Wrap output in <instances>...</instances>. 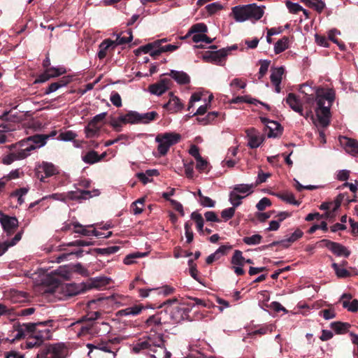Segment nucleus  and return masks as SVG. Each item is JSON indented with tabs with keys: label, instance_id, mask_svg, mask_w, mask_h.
Returning a JSON list of instances; mask_svg holds the SVG:
<instances>
[{
	"label": "nucleus",
	"instance_id": "24",
	"mask_svg": "<svg viewBox=\"0 0 358 358\" xmlns=\"http://www.w3.org/2000/svg\"><path fill=\"white\" fill-rule=\"evenodd\" d=\"M286 102L294 111L302 114V104L294 94L289 93L287 96Z\"/></svg>",
	"mask_w": 358,
	"mask_h": 358
},
{
	"label": "nucleus",
	"instance_id": "26",
	"mask_svg": "<svg viewBox=\"0 0 358 358\" xmlns=\"http://www.w3.org/2000/svg\"><path fill=\"white\" fill-rule=\"evenodd\" d=\"M169 75L179 85H186L190 82V77L184 71L171 70Z\"/></svg>",
	"mask_w": 358,
	"mask_h": 358
},
{
	"label": "nucleus",
	"instance_id": "39",
	"mask_svg": "<svg viewBox=\"0 0 358 358\" xmlns=\"http://www.w3.org/2000/svg\"><path fill=\"white\" fill-rule=\"evenodd\" d=\"M26 325H27V323H23L22 324H19L15 327L16 334L14 336L13 340H20L27 336L29 337L28 330L26 329Z\"/></svg>",
	"mask_w": 358,
	"mask_h": 358
},
{
	"label": "nucleus",
	"instance_id": "10",
	"mask_svg": "<svg viewBox=\"0 0 358 358\" xmlns=\"http://www.w3.org/2000/svg\"><path fill=\"white\" fill-rule=\"evenodd\" d=\"M27 149H20L18 150H15V152H10L8 155H5L1 157V162L5 165L11 164L15 161L22 160L27 158Z\"/></svg>",
	"mask_w": 358,
	"mask_h": 358
},
{
	"label": "nucleus",
	"instance_id": "48",
	"mask_svg": "<svg viewBox=\"0 0 358 358\" xmlns=\"http://www.w3.org/2000/svg\"><path fill=\"white\" fill-rule=\"evenodd\" d=\"M127 34L128 35V36H121L120 35L117 36V38L114 41V42H115V47L117 45H122V44H125V43H129L130 41H131L132 38H133L131 31L129 30L127 32Z\"/></svg>",
	"mask_w": 358,
	"mask_h": 358
},
{
	"label": "nucleus",
	"instance_id": "32",
	"mask_svg": "<svg viewBox=\"0 0 358 358\" xmlns=\"http://www.w3.org/2000/svg\"><path fill=\"white\" fill-rule=\"evenodd\" d=\"M94 335L103 336L110 331V326L108 323L105 322H95L94 324Z\"/></svg>",
	"mask_w": 358,
	"mask_h": 358
},
{
	"label": "nucleus",
	"instance_id": "34",
	"mask_svg": "<svg viewBox=\"0 0 358 358\" xmlns=\"http://www.w3.org/2000/svg\"><path fill=\"white\" fill-rule=\"evenodd\" d=\"M281 200L295 206H299L300 202L295 199L294 195L290 192L273 194Z\"/></svg>",
	"mask_w": 358,
	"mask_h": 358
},
{
	"label": "nucleus",
	"instance_id": "11",
	"mask_svg": "<svg viewBox=\"0 0 358 358\" xmlns=\"http://www.w3.org/2000/svg\"><path fill=\"white\" fill-rule=\"evenodd\" d=\"M110 278L99 276L96 278H90L86 282L84 283L85 290L91 289L93 288L101 289L110 284Z\"/></svg>",
	"mask_w": 358,
	"mask_h": 358
},
{
	"label": "nucleus",
	"instance_id": "62",
	"mask_svg": "<svg viewBox=\"0 0 358 358\" xmlns=\"http://www.w3.org/2000/svg\"><path fill=\"white\" fill-rule=\"evenodd\" d=\"M286 6L292 13H297L300 10H303V8L297 3H292L291 1H287Z\"/></svg>",
	"mask_w": 358,
	"mask_h": 358
},
{
	"label": "nucleus",
	"instance_id": "55",
	"mask_svg": "<svg viewBox=\"0 0 358 358\" xmlns=\"http://www.w3.org/2000/svg\"><path fill=\"white\" fill-rule=\"evenodd\" d=\"M119 249L120 248L118 246H110L104 248H97L96 250L101 255H110L117 252Z\"/></svg>",
	"mask_w": 358,
	"mask_h": 358
},
{
	"label": "nucleus",
	"instance_id": "61",
	"mask_svg": "<svg viewBox=\"0 0 358 358\" xmlns=\"http://www.w3.org/2000/svg\"><path fill=\"white\" fill-rule=\"evenodd\" d=\"M271 205V202L270 199L266 197H264L257 203L256 207L259 211H262Z\"/></svg>",
	"mask_w": 358,
	"mask_h": 358
},
{
	"label": "nucleus",
	"instance_id": "59",
	"mask_svg": "<svg viewBox=\"0 0 358 358\" xmlns=\"http://www.w3.org/2000/svg\"><path fill=\"white\" fill-rule=\"evenodd\" d=\"M271 176V174L269 173H264L262 171H259L258 172L257 178L255 181V184H253L255 185V187L261 183H263L266 181L267 178H268Z\"/></svg>",
	"mask_w": 358,
	"mask_h": 358
},
{
	"label": "nucleus",
	"instance_id": "43",
	"mask_svg": "<svg viewBox=\"0 0 358 358\" xmlns=\"http://www.w3.org/2000/svg\"><path fill=\"white\" fill-rule=\"evenodd\" d=\"M51 78L58 77L66 73V69L63 66L50 67L45 69Z\"/></svg>",
	"mask_w": 358,
	"mask_h": 358
},
{
	"label": "nucleus",
	"instance_id": "51",
	"mask_svg": "<svg viewBox=\"0 0 358 358\" xmlns=\"http://www.w3.org/2000/svg\"><path fill=\"white\" fill-rule=\"evenodd\" d=\"M196 169L199 172H204L207 171L208 167V162L203 159L202 157L198 158L196 159Z\"/></svg>",
	"mask_w": 358,
	"mask_h": 358
},
{
	"label": "nucleus",
	"instance_id": "22",
	"mask_svg": "<svg viewBox=\"0 0 358 358\" xmlns=\"http://www.w3.org/2000/svg\"><path fill=\"white\" fill-rule=\"evenodd\" d=\"M112 342L108 341L107 342H99L96 344L88 343L87 348L90 350V352L93 349L99 350L105 352H110L113 354V357L116 355V352L111 348Z\"/></svg>",
	"mask_w": 358,
	"mask_h": 358
},
{
	"label": "nucleus",
	"instance_id": "17",
	"mask_svg": "<svg viewBox=\"0 0 358 358\" xmlns=\"http://www.w3.org/2000/svg\"><path fill=\"white\" fill-rule=\"evenodd\" d=\"M228 53V49L222 48L217 51L210 52L208 55L203 56V59L208 62H210L216 64H220L225 59Z\"/></svg>",
	"mask_w": 358,
	"mask_h": 358
},
{
	"label": "nucleus",
	"instance_id": "57",
	"mask_svg": "<svg viewBox=\"0 0 358 358\" xmlns=\"http://www.w3.org/2000/svg\"><path fill=\"white\" fill-rule=\"evenodd\" d=\"M236 208V207L233 206L231 208L224 209L221 213L222 217L225 221H227L229 219H231V217H233L235 214V208Z\"/></svg>",
	"mask_w": 358,
	"mask_h": 358
},
{
	"label": "nucleus",
	"instance_id": "25",
	"mask_svg": "<svg viewBox=\"0 0 358 358\" xmlns=\"http://www.w3.org/2000/svg\"><path fill=\"white\" fill-rule=\"evenodd\" d=\"M71 78L69 76H64L59 80L51 83L48 87L45 90V94H49L50 93L56 92L57 90L62 87H65L71 82Z\"/></svg>",
	"mask_w": 358,
	"mask_h": 358
},
{
	"label": "nucleus",
	"instance_id": "6",
	"mask_svg": "<svg viewBox=\"0 0 358 358\" xmlns=\"http://www.w3.org/2000/svg\"><path fill=\"white\" fill-rule=\"evenodd\" d=\"M149 355L152 358H170L171 352L164 346V340L162 334L155 336L152 348H150Z\"/></svg>",
	"mask_w": 358,
	"mask_h": 358
},
{
	"label": "nucleus",
	"instance_id": "58",
	"mask_svg": "<svg viewBox=\"0 0 358 358\" xmlns=\"http://www.w3.org/2000/svg\"><path fill=\"white\" fill-rule=\"evenodd\" d=\"M194 34H205L208 31V27L204 23H196L191 27Z\"/></svg>",
	"mask_w": 358,
	"mask_h": 358
},
{
	"label": "nucleus",
	"instance_id": "36",
	"mask_svg": "<svg viewBox=\"0 0 358 358\" xmlns=\"http://www.w3.org/2000/svg\"><path fill=\"white\" fill-rule=\"evenodd\" d=\"M72 225L74 227V233L79 234L85 236H92V231L88 230L87 227H92L93 225L84 226L78 222H73Z\"/></svg>",
	"mask_w": 358,
	"mask_h": 358
},
{
	"label": "nucleus",
	"instance_id": "27",
	"mask_svg": "<svg viewBox=\"0 0 358 358\" xmlns=\"http://www.w3.org/2000/svg\"><path fill=\"white\" fill-rule=\"evenodd\" d=\"M101 124H98L92 120L85 128V132L87 138H94L99 135Z\"/></svg>",
	"mask_w": 358,
	"mask_h": 358
},
{
	"label": "nucleus",
	"instance_id": "41",
	"mask_svg": "<svg viewBox=\"0 0 358 358\" xmlns=\"http://www.w3.org/2000/svg\"><path fill=\"white\" fill-rule=\"evenodd\" d=\"M101 315V314L99 311L90 313L87 315L83 317L80 320L74 322V325H79L82 321L95 322L94 321L99 319Z\"/></svg>",
	"mask_w": 358,
	"mask_h": 358
},
{
	"label": "nucleus",
	"instance_id": "35",
	"mask_svg": "<svg viewBox=\"0 0 358 358\" xmlns=\"http://www.w3.org/2000/svg\"><path fill=\"white\" fill-rule=\"evenodd\" d=\"M159 115L156 111H150L145 113H139L140 124H148L158 117Z\"/></svg>",
	"mask_w": 358,
	"mask_h": 358
},
{
	"label": "nucleus",
	"instance_id": "47",
	"mask_svg": "<svg viewBox=\"0 0 358 358\" xmlns=\"http://www.w3.org/2000/svg\"><path fill=\"white\" fill-rule=\"evenodd\" d=\"M262 236L259 234H254L251 236L244 237L243 242L248 245H254L259 244L262 241Z\"/></svg>",
	"mask_w": 358,
	"mask_h": 358
},
{
	"label": "nucleus",
	"instance_id": "13",
	"mask_svg": "<svg viewBox=\"0 0 358 358\" xmlns=\"http://www.w3.org/2000/svg\"><path fill=\"white\" fill-rule=\"evenodd\" d=\"M95 322L82 321L79 325L71 324L75 332L78 336L90 334L94 335V324Z\"/></svg>",
	"mask_w": 358,
	"mask_h": 358
},
{
	"label": "nucleus",
	"instance_id": "37",
	"mask_svg": "<svg viewBox=\"0 0 358 358\" xmlns=\"http://www.w3.org/2000/svg\"><path fill=\"white\" fill-rule=\"evenodd\" d=\"M331 327L336 334H344L348 331L350 324L347 322H334L331 324Z\"/></svg>",
	"mask_w": 358,
	"mask_h": 358
},
{
	"label": "nucleus",
	"instance_id": "53",
	"mask_svg": "<svg viewBox=\"0 0 358 358\" xmlns=\"http://www.w3.org/2000/svg\"><path fill=\"white\" fill-rule=\"evenodd\" d=\"M332 267L334 269L336 275L339 278H346L349 276L350 273L345 268H340L336 263L332 264Z\"/></svg>",
	"mask_w": 358,
	"mask_h": 358
},
{
	"label": "nucleus",
	"instance_id": "31",
	"mask_svg": "<svg viewBox=\"0 0 358 358\" xmlns=\"http://www.w3.org/2000/svg\"><path fill=\"white\" fill-rule=\"evenodd\" d=\"M22 235L20 233H17L15 234L14 238L10 241H4L3 243L0 242V256L3 255L8 248L14 246L17 244V243L21 239Z\"/></svg>",
	"mask_w": 358,
	"mask_h": 358
},
{
	"label": "nucleus",
	"instance_id": "40",
	"mask_svg": "<svg viewBox=\"0 0 358 358\" xmlns=\"http://www.w3.org/2000/svg\"><path fill=\"white\" fill-rule=\"evenodd\" d=\"M288 38L283 37L278 40L274 45V51L276 54H279L288 48Z\"/></svg>",
	"mask_w": 358,
	"mask_h": 358
},
{
	"label": "nucleus",
	"instance_id": "38",
	"mask_svg": "<svg viewBox=\"0 0 358 358\" xmlns=\"http://www.w3.org/2000/svg\"><path fill=\"white\" fill-rule=\"evenodd\" d=\"M82 159L84 162L90 164H94L101 160V157H99L98 153L94 150L88 152Z\"/></svg>",
	"mask_w": 358,
	"mask_h": 358
},
{
	"label": "nucleus",
	"instance_id": "60",
	"mask_svg": "<svg viewBox=\"0 0 358 358\" xmlns=\"http://www.w3.org/2000/svg\"><path fill=\"white\" fill-rule=\"evenodd\" d=\"M110 100L115 106H122V99L120 95L117 92H113L110 95Z\"/></svg>",
	"mask_w": 358,
	"mask_h": 358
},
{
	"label": "nucleus",
	"instance_id": "1",
	"mask_svg": "<svg viewBox=\"0 0 358 358\" xmlns=\"http://www.w3.org/2000/svg\"><path fill=\"white\" fill-rule=\"evenodd\" d=\"M299 92L305 95L304 101L308 106L312 107L315 103L317 127H327L330 122V108L336 98L335 91L331 88L312 87L303 83L300 86Z\"/></svg>",
	"mask_w": 358,
	"mask_h": 358
},
{
	"label": "nucleus",
	"instance_id": "28",
	"mask_svg": "<svg viewBox=\"0 0 358 358\" xmlns=\"http://www.w3.org/2000/svg\"><path fill=\"white\" fill-rule=\"evenodd\" d=\"M344 148L345 151L352 156H358V141L345 137Z\"/></svg>",
	"mask_w": 358,
	"mask_h": 358
},
{
	"label": "nucleus",
	"instance_id": "12",
	"mask_svg": "<svg viewBox=\"0 0 358 358\" xmlns=\"http://www.w3.org/2000/svg\"><path fill=\"white\" fill-rule=\"evenodd\" d=\"M61 289L64 293V296L71 297L83 292L84 291H85V287L84 283H68L62 285L61 287Z\"/></svg>",
	"mask_w": 358,
	"mask_h": 358
},
{
	"label": "nucleus",
	"instance_id": "33",
	"mask_svg": "<svg viewBox=\"0 0 358 358\" xmlns=\"http://www.w3.org/2000/svg\"><path fill=\"white\" fill-rule=\"evenodd\" d=\"M39 168L43 170L46 177H50L58 173L57 168L50 162H43L39 166Z\"/></svg>",
	"mask_w": 358,
	"mask_h": 358
},
{
	"label": "nucleus",
	"instance_id": "16",
	"mask_svg": "<svg viewBox=\"0 0 358 358\" xmlns=\"http://www.w3.org/2000/svg\"><path fill=\"white\" fill-rule=\"evenodd\" d=\"M285 70L282 66L273 68L270 76L271 81L275 86V92L276 93L280 92V84L282 79Z\"/></svg>",
	"mask_w": 358,
	"mask_h": 358
},
{
	"label": "nucleus",
	"instance_id": "21",
	"mask_svg": "<svg viewBox=\"0 0 358 358\" xmlns=\"http://www.w3.org/2000/svg\"><path fill=\"white\" fill-rule=\"evenodd\" d=\"M115 48V42L110 39L104 40L99 45V52L97 56L99 59L105 58L108 52L113 50Z\"/></svg>",
	"mask_w": 358,
	"mask_h": 358
},
{
	"label": "nucleus",
	"instance_id": "9",
	"mask_svg": "<svg viewBox=\"0 0 358 358\" xmlns=\"http://www.w3.org/2000/svg\"><path fill=\"white\" fill-rule=\"evenodd\" d=\"M320 243H323L329 250L337 256H344L348 257L350 255V250L340 243L326 239L322 240Z\"/></svg>",
	"mask_w": 358,
	"mask_h": 358
},
{
	"label": "nucleus",
	"instance_id": "29",
	"mask_svg": "<svg viewBox=\"0 0 358 358\" xmlns=\"http://www.w3.org/2000/svg\"><path fill=\"white\" fill-rule=\"evenodd\" d=\"M143 308L142 305H135L119 310L117 315L119 316H136L140 314Z\"/></svg>",
	"mask_w": 358,
	"mask_h": 358
},
{
	"label": "nucleus",
	"instance_id": "49",
	"mask_svg": "<svg viewBox=\"0 0 358 358\" xmlns=\"http://www.w3.org/2000/svg\"><path fill=\"white\" fill-rule=\"evenodd\" d=\"M185 308L180 306H176L172 310V317L176 322H179L183 318V314L185 313Z\"/></svg>",
	"mask_w": 358,
	"mask_h": 358
},
{
	"label": "nucleus",
	"instance_id": "56",
	"mask_svg": "<svg viewBox=\"0 0 358 358\" xmlns=\"http://www.w3.org/2000/svg\"><path fill=\"white\" fill-rule=\"evenodd\" d=\"M123 121L121 119V115L117 118H113L110 120V124L116 131H121L122 124H124Z\"/></svg>",
	"mask_w": 358,
	"mask_h": 358
},
{
	"label": "nucleus",
	"instance_id": "14",
	"mask_svg": "<svg viewBox=\"0 0 358 358\" xmlns=\"http://www.w3.org/2000/svg\"><path fill=\"white\" fill-rule=\"evenodd\" d=\"M170 85L169 79H162L159 82L150 85L149 91L152 94L161 96L169 89Z\"/></svg>",
	"mask_w": 358,
	"mask_h": 358
},
{
	"label": "nucleus",
	"instance_id": "42",
	"mask_svg": "<svg viewBox=\"0 0 358 358\" xmlns=\"http://www.w3.org/2000/svg\"><path fill=\"white\" fill-rule=\"evenodd\" d=\"M231 263L234 266H243L245 263V258L243 256V253L241 250H235L232 256Z\"/></svg>",
	"mask_w": 358,
	"mask_h": 358
},
{
	"label": "nucleus",
	"instance_id": "19",
	"mask_svg": "<svg viewBox=\"0 0 358 358\" xmlns=\"http://www.w3.org/2000/svg\"><path fill=\"white\" fill-rule=\"evenodd\" d=\"M260 119L268 129L267 133L268 138L276 137L280 133V125L278 122L270 120L266 117H261Z\"/></svg>",
	"mask_w": 358,
	"mask_h": 358
},
{
	"label": "nucleus",
	"instance_id": "4",
	"mask_svg": "<svg viewBox=\"0 0 358 358\" xmlns=\"http://www.w3.org/2000/svg\"><path fill=\"white\" fill-rule=\"evenodd\" d=\"M255 187V185L253 184L235 185L229 192V201L230 203L234 207L239 206L242 203L241 200L251 194Z\"/></svg>",
	"mask_w": 358,
	"mask_h": 358
},
{
	"label": "nucleus",
	"instance_id": "64",
	"mask_svg": "<svg viewBox=\"0 0 358 358\" xmlns=\"http://www.w3.org/2000/svg\"><path fill=\"white\" fill-rule=\"evenodd\" d=\"M59 346L55 345L48 348V352L52 355L50 357L46 358H63L59 354Z\"/></svg>",
	"mask_w": 358,
	"mask_h": 358
},
{
	"label": "nucleus",
	"instance_id": "15",
	"mask_svg": "<svg viewBox=\"0 0 358 358\" xmlns=\"http://www.w3.org/2000/svg\"><path fill=\"white\" fill-rule=\"evenodd\" d=\"M156 335H157V334H150L145 340L139 341L138 343L134 345L132 350L135 353H138L141 350H147L148 352H149L150 348H152L153 346Z\"/></svg>",
	"mask_w": 358,
	"mask_h": 358
},
{
	"label": "nucleus",
	"instance_id": "5",
	"mask_svg": "<svg viewBox=\"0 0 358 358\" xmlns=\"http://www.w3.org/2000/svg\"><path fill=\"white\" fill-rule=\"evenodd\" d=\"M180 138V134L175 132H166L157 134L155 141L158 143L157 150L160 155H165L169 148L178 143Z\"/></svg>",
	"mask_w": 358,
	"mask_h": 358
},
{
	"label": "nucleus",
	"instance_id": "8",
	"mask_svg": "<svg viewBox=\"0 0 358 358\" xmlns=\"http://www.w3.org/2000/svg\"><path fill=\"white\" fill-rule=\"evenodd\" d=\"M0 223L7 236L12 234L18 226V221L15 217H10L0 212Z\"/></svg>",
	"mask_w": 358,
	"mask_h": 358
},
{
	"label": "nucleus",
	"instance_id": "7",
	"mask_svg": "<svg viewBox=\"0 0 358 358\" xmlns=\"http://www.w3.org/2000/svg\"><path fill=\"white\" fill-rule=\"evenodd\" d=\"M48 138V135L38 134L29 136L24 140V141H27V143L25 148L23 149H27L29 150L27 156L29 157L33 150L44 146Z\"/></svg>",
	"mask_w": 358,
	"mask_h": 358
},
{
	"label": "nucleus",
	"instance_id": "46",
	"mask_svg": "<svg viewBox=\"0 0 358 358\" xmlns=\"http://www.w3.org/2000/svg\"><path fill=\"white\" fill-rule=\"evenodd\" d=\"M46 199H52L58 200V201H64L65 199V196L63 194H57V193L52 194H50L48 196H45L43 197L41 199L36 201L30 203L29 208L34 207L36 205L38 204L42 200H44Z\"/></svg>",
	"mask_w": 358,
	"mask_h": 358
},
{
	"label": "nucleus",
	"instance_id": "50",
	"mask_svg": "<svg viewBox=\"0 0 358 358\" xmlns=\"http://www.w3.org/2000/svg\"><path fill=\"white\" fill-rule=\"evenodd\" d=\"M303 235V232L301 229H297L286 240L282 241V243H294L301 238Z\"/></svg>",
	"mask_w": 358,
	"mask_h": 358
},
{
	"label": "nucleus",
	"instance_id": "63",
	"mask_svg": "<svg viewBox=\"0 0 358 358\" xmlns=\"http://www.w3.org/2000/svg\"><path fill=\"white\" fill-rule=\"evenodd\" d=\"M200 204L206 208H213L215 205V201H213L208 196H204L201 200H199Z\"/></svg>",
	"mask_w": 358,
	"mask_h": 358
},
{
	"label": "nucleus",
	"instance_id": "2",
	"mask_svg": "<svg viewBox=\"0 0 358 358\" xmlns=\"http://www.w3.org/2000/svg\"><path fill=\"white\" fill-rule=\"evenodd\" d=\"M265 8V6H258L255 3L239 5L232 8L231 14L236 22H243L248 20L255 23L263 17Z\"/></svg>",
	"mask_w": 358,
	"mask_h": 358
},
{
	"label": "nucleus",
	"instance_id": "45",
	"mask_svg": "<svg viewBox=\"0 0 358 358\" xmlns=\"http://www.w3.org/2000/svg\"><path fill=\"white\" fill-rule=\"evenodd\" d=\"M162 324L161 317L159 315H153L149 317L145 321V325L147 327H154Z\"/></svg>",
	"mask_w": 358,
	"mask_h": 358
},
{
	"label": "nucleus",
	"instance_id": "3",
	"mask_svg": "<svg viewBox=\"0 0 358 358\" xmlns=\"http://www.w3.org/2000/svg\"><path fill=\"white\" fill-rule=\"evenodd\" d=\"M51 323V320L27 323L26 329L28 330L29 338L38 339L43 342L45 340L50 339L52 337V331L50 329Z\"/></svg>",
	"mask_w": 358,
	"mask_h": 358
},
{
	"label": "nucleus",
	"instance_id": "54",
	"mask_svg": "<svg viewBox=\"0 0 358 358\" xmlns=\"http://www.w3.org/2000/svg\"><path fill=\"white\" fill-rule=\"evenodd\" d=\"M76 136V134L73 131H66L62 132L59 136V138L63 141H73Z\"/></svg>",
	"mask_w": 358,
	"mask_h": 358
},
{
	"label": "nucleus",
	"instance_id": "20",
	"mask_svg": "<svg viewBox=\"0 0 358 358\" xmlns=\"http://www.w3.org/2000/svg\"><path fill=\"white\" fill-rule=\"evenodd\" d=\"M163 108L171 113H176L180 111L184 108V104L179 98L171 94L169 101L164 104Z\"/></svg>",
	"mask_w": 358,
	"mask_h": 358
},
{
	"label": "nucleus",
	"instance_id": "18",
	"mask_svg": "<svg viewBox=\"0 0 358 358\" xmlns=\"http://www.w3.org/2000/svg\"><path fill=\"white\" fill-rule=\"evenodd\" d=\"M246 132L248 138V145L250 148H257L262 143L264 139L257 130L252 128L248 129Z\"/></svg>",
	"mask_w": 358,
	"mask_h": 358
},
{
	"label": "nucleus",
	"instance_id": "52",
	"mask_svg": "<svg viewBox=\"0 0 358 358\" xmlns=\"http://www.w3.org/2000/svg\"><path fill=\"white\" fill-rule=\"evenodd\" d=\"M80 195L78 196V198L87 199L94 196H98L99 194V191L98 189H94L91 192L89 190H81L79 191Z\"/></svg>",
	"mask_w": 358,
	"mask_h": 358
},
{
	"label": "nucleus",
	"instance_id": "30",
	"mask_svg": "<svg viewBox=\"0 0 358 358\" xmlns=\"http://www.w3.org/2000/svg\"><path fill=\"white\" fill-rule=\"evenodd\" d=\"M121 119L125 124H140L139 113L136 111H129L127 114L121 115Z\"/></svg>",
	"mask_w": 358,
	"mask_h": 358
},
{
	"label": "nucleus",
	"instance_id": "23",
	"mask_svg": "<svg viewBox=\"0 0 358 358\" xmlns=\"http://www.w3.org/2000/svg\"><path fill=\"white\" fill-rule=\"evenodd\" d=\"M352 296L350 294H344L341 296L342 305L344 308L348 311L356 312L358 310V300L353 299L350 301Z\"/></svg>",
	"mask_w": 358,
	"mask_h": 358
},
{
	"label": "nucleus",
	"instance_id": "44",
	"mask_svg": "<svg viewBox=\"0 0 358 358\" xmlns=\"http://www.w3.org/2000/svg\"><path fill=\"white\" fill-rule=\"evenodd\" d=\"M161 45L160 41H156L153 43H148L145 45L140 47L137 50L136 53L139 52H142L145 54L150 53L151 50L154 49V48H159Z\"/></svg>",
	"mask_w": 358,
	"mask_h": 358
}]
</instances>
